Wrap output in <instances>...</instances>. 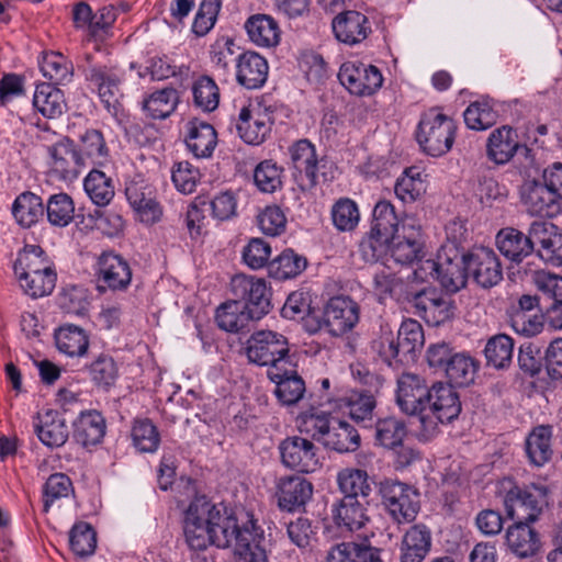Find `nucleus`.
<instances>
[{
    "label": "nucleus",
    "mask_w": 562,
    "mask_h": 562,
    "mask_svg": "<svg viewBox=\"0 0 562 562\" xmlns=\"http://www.w3.org/2000/svg\"><path fill=\"white\" fill-rule=\"evenodd\" d=\"M533 283L538 291L552 300L546 307L549 324L555 329H562V277L538 271L533 276Z\"/></svg>",
    "instance_id": "393cba45"
},
{
    "label": "nucleus",
    "mask_w": 562,
    "mask_h": 562,
    "mask_svg": "<svg viewBox=\"0 0 562 562\" xmlns=\"http://www.w3.org/2000/svg\"><path fill=\"white\" fill-rule=\"evenodd\" d=\"M55 342L58 350L67 356H82L89 347L85 330L76 325L66 324L55 331Z\"/></svg>",
    "instance_id": "37998d69"
},
{
    "label": "nucleus",
    "mask_w": 562,
    "mask_h": 562,
    "mask_svg": "<svg viewBox=\"0 0 562 562\" xmlns=\"http://www.w3.org/2000/svg\"><path fill=\"white\" fill-rule=\"evenodd\" d=\"M267 60L255 52H245L236 60V80L246 89L261 88L267 81Z\"/></svg>",
    "instance_id": "a878e982"
},
{
    "label": "nucleus",
    "mask_w": 562,
    "mask_h": 562,
    "mask_svg": "<svg viewBox=\"0 0 562 562\" xmlns=\"http://www.w3.org/2000/svg\"><path fill=\"white\" fill-rule=\"evenodd\" d=\"M486 147L488 158L498 165L508 162L519 150L525 155L529 153L526 146L519 145L517 133L506 125L491 133Z\"/></svg>",
    "instance_id": "cd10ccee"
},
{
    "label": "nucleus",
    "mask_w": 562,
    "mask_h": 562,
    "mask_svg": "<svg viewBox=\"0 0 562 562\" xmlns=\"http://www.w3.org/2000/svg\"><path fill=\"white\" fill-rule=\"evenodd\" d=\"M322 438L324 447L339 453L353 452L360 446L358 431L349 423L337 418H334V425L327 436Z\"/></svg>",
    "instance_id": "4c0bfd02"
},
{
    "label": "nucleus",
    "mask_w": 562,
    "mask_h": 562,
    "mask_svg": "<svg viewBox=\"0 0 562 562\" xmlns=\"http://www.w3.org/2000/svg\"><path fill=\"white\" fill-rule=\"evenodd\" d=\"M215 319L220 328L231 333H239L255 321L236 299L222 304L216 311Z\"/></svg>",
    "instance_id": "79ce46f5"
},
{
    "label": "nucleus",
    "mask_w": 562,
    "mask_h": 562,
    "mask_svg": "<svg viewBox=\"0 0 562 562\" xmlns=\"http://www.w3.org/2000/svg\"><path fill=\"white\" fill-rule=\"evenodd\" d=\"M40 66L43 76L53 85H61L71 76V70L60 53L45 54Z\"/></svg>",
    "instance_id": "774afa93"
},
{
    "label": "nucleus",
    "mask_w": 562,
    "mask_h": 562,
    "mask_svg": "<svg viewBox=\"0 0 562 562\" xmlns=\"http://www.w3.org/2000/svg\"><path fill=\"white\" fill-rule=\"evenodd\" d=\"M359 322V305L349 296H334L324 307V326L333 336H341Z\"/></svg>",
    "instance_id": "dca6fc26"
},
{
    "label": "nucleus",
    "mask_w": 562,
    "mask_h": 562,
    "mask_svg": "<svg viewBox=\"0 0 562 562\" xmlns=\"http://www.w3.org/2000/svg\"><path fill=\"white\" fill-rule=\"evenodd\" d=\"M406 436L405 424L394 417L380 418L375 423V441L387 449L402 445Z\"/></svg>",
    "instance_id": "4d7b16f0"
},
{
    "label": "nucleus",
    "mask_w": 562,
    "mask_h": 562,
    "mask_svg": "<svg viewBox=\"0 0 562 562\" xmlns=\"http://www.w3.org/2000/svg\"><path fill=\"white\" fill-rule=\"evenodd\" d=\"M424 269L435 273L440 285L449 293H457L467 285V252L456 240L448 239L439 249L436 260L425 261Z\"/></svg>",
    "instance_id": "f03ea898"
},
{
    "label": "nucleus",
    "mask_w": 562,
    "mask_h": 562,
    "mask_svg": "<svg viewBox=\"0 0 562 562\" xmlns=\"http://www.w3.org/2000/svg\"><path fill=\"white\" fill-rule=\"evenodd\" d=\"M245 27L250 41L257 46L273 47L280 41L278 23L269 15H252L247 20Z\"/></svg>",
    "instance_id": "58836bf2"
},
{
    "label": "nucleus",
    "mask_w": 562,
    "mask_h": 562,
    "mask_svg": "<svg viewBox=\"0 0 562 562\" xmlns=\"http://www.w3.org/2000/svg\"><path fill=\"white\" fill-rule=\"evenodd\" d=\"M293 168L301 177L302 190H311L317 183L318 159L314 145L308 139H300L290 147Z\"/></svg>",
    "instance_id": "5701e85b"
},
{
    "label": "nucleus",
    "mask_w": 562,
    "mask_h": 562,
    "mask_svg": "<svg viewBox=\"0 0 562 562\" xmlns=\"http://www.w3.org/2000/svg\"><path fill=\"white\" fill-rule=\"evenodd\" d=\"M35 431L40 440L50 448L61 447L69 435L65 419L56 411H47L41 423L35 425Z\"/></svg>",
    "instance_id": "ea45409f"
},
{
    "label": "nucleus",
    "mask_w": 562,
    "mask_h": 562,
    "mask_svg": "<svg viewBox=\"0 0 562 562\" xmlns=\"http://www.w3.org/2000/svg\"><path fill=\"white\" fill-rule=\"evenodd\" d=\"M79 157L83 167L102 166L108 157V148L103 135L98 130H89L80 137Z\"/></svg>",
    "instance_id": "a18cd8bd"
},
{
    "label": "nucleus",
    "mask_w": 562,
    "mask_h": 562,
    "mask_svg": "<svg viewBox=\"0 0 562 562\" xmlns=\"http://www.w3.org/2000/svg\"><path fill=\"white\" fill-rule=\"evenodd\" d=\"M551 428L549 426L536 427L526 439V453L531 464L541 467L552 457Z\"/></svg>",
    "instance_id": "c03bdc74"
},
{
    "label": "nucleus",
    "mask_w": 562,
    "mask_h": 562,
    "mask_svg": "<svg viewBox=\"0 0 562 562\" xmlns=\"http://www.w3.org/2000/svg\"><path fill=\"white\" fill-rule=\"evenodd\" d=\"M348 415L358 424L372 422L376 406L375 397L368 391H352L345 400Z\"/></svg>",
    "instance_id": "8fccbe9b"
},
{
    "label": "nucleus",
    "mask_w": 562,
    "mask_h": 562,
    "mask_svg": "<svg viewBox=\"0 0 562 562\" xmlns=\"http://www.w3.org/2000/svg\"><path fill=\"white\" fill-rule=\"evenodd\" d=\"M469 277L483 289H491L503 279V269L494 250L485 247L467 252Z\"/></svg>",
    "instance_id": "ddd939ff"
},
{
    "label": "nucleus",
    "mask_w": 562,
    "mask_h": 562,
    "mask_svg": "<svg viewBox=\"0 0 562 562\" xmlns=\"http://www.w3.org/2000/svg\"><path fill=\"white\" fill-rule=\"evenodd\" d=\"M335 37L347 45H356L363 42L372 32L369 19L355 10L344 11L337 14L331 22Z\"/></svg>",
    "instance_id": "6ab92c4d"
},
{
    "label": "nucleus",
    "mask_w": 562,
    "mask_h": 562,
    "mask_svg": "<svg viewBox=\"0 0 562 562\" xmlns=\"http://www.w3.org/2000/svg\"><path fill=\"white\" fill-rule=\"evenodd\" d=\"M53 170L65 180L76 178L83 167L82 158L71 139L64 137L48 148Z\"/></svg>",
    "instance_id": "bb28decb"
},
{
    "label": "nucleus",
    "mask_w": 562,
    "mask_h": 562,
    "mask_svg": "<svg viewBox=\"0 0 562 562\" xmlns=\"http://www.w3.org/2000/svg\"><path fill=\"white\" fill-rule=\"evenodd\" d=\"M306 266V258L286 249L271 262L270 269L277 278L290 279L300 274Z\"/></svg>",
    "instance_id": "e2e57ef3"
},
{
    "label": "nucleus",
    "mask_w": 562,
    "mask_h": 562,
    "mask_svg": "<svg viewBox=\"0 0 562 562\" xmlns=\"http://www.w3.org/2000/svg\"><path fill=\"white\" fill-rule=\"evenodd\" d=\"M408 301L416 308V313L432 326L443 324L454 314L452 302L443 297L436 289H424L413 293Z\"/></svg>",
    "instance_id": "2eb2a0df"
},
{
    "label": "nucleus",
    "mask_w": 562,
    "mask_h": 562,
    "mask_svg": "<svg viewBox=\"0 0 562 562\" xmlns=\"http://www.w3.org/2000/svg\"><path fill=\"white\" fill-rule=\"evenodd\" d=\"M338 79L350 93L359 97L373 94L383 83L380 70L373 65L362 63L342 64Z\"/></svg>",
    "instance_id": "1a4fd4ad"
},
{
    "label": "nucleus",
    "mask_w": 562,
    "mask_h": 562,
    "mask_svg": "<svg viewBox=\"0 0 562 562\" xmlns=\"http://www.w3.org/2000/svg\"><path fill=\"white\" fill-rule=\"evenodd\" d=\"M456 125L452 119L430 109L418 124L416 138L420 148L432 157L448 153L454 142Z\"/></svg>",
    "instance_id": "7ed1b4c3"
},
{
    "label": "nucleus",
    "mask_w": 562,
    "mask_h": 562,
    "mask_svg": "<svg viewBox=\"0 0 562 562\" xmlns=\"http://www.w3.org/2000/svg\"><path fill=\"white\" fill-rule=\"evenodd\" d=\"M279 451L282 464L297 472L311 473L319 465L318 449L306 438L286 437L280 442Z\"/></svg>",
    "instance_id": "9d476101"
},
{
    "label": "nucleus",
    "mask_w": 562,
    "mask_h": 562,
    "mask_svg": "<svg viewBox=\"0 0 562 562\" xmlns=\"http://www.w3.org/2000/svg\"><path fill=\"white\" fill-rule=\"evenodd\" d=\"M313 485L301 476H289L279 484L278 503L288 512L300 510L312 498Z\"/></svg>",
    "instance_id": "c756f323"
},
{
    "label": "nucleus",
    "mask_w": 562,
    "mask_h": 562,
    "mask_svg": "<svg viewBox=\"0 0 562 562\" xmlns=\"http://www.w3.org/2000/svg\"><path fill=\"white\" fill-rule=\"evenodd\" d=\"M179 94L175 88L155 91L143 103V109L155 120L167 119L177 108Z\"/></svg>",
    "instance_id": "3c124183"
},
{
    "label": "nucleus",
    "mask_w": 562,
    "mask_h": 562,
    "mask_svg": "<svg viewBox=\"0 0 562 562\" xmlns=\"http://www.w3.org/2000/svg\"><path fill=\"white\" fill-rule=\"evenodd\" d=\"M521 202L531 215L552 216L558 211V199L544 181L527 180L520 189Z\"/></svg>",
    "instance_id": "aec40b11"
},
{
    "label": "nucleus",
    "mask_w": 562,
    "mask_h": 562,
    "mask_svg": "<svg viewBox=\"0 0 562 562\" xmlns=\"http://www.w3.org/2000/svg\"><path fill=\"white\" fill-rule=\"evenodd\" d=\"M290 361L284 367L268 370V378L276 383L274 394L283 405L296 404L304 395L305 383Z\"/></svg>",
    "instance_id": "412c9836"
},
{
    "label": "nucleus",
    "mask_w": 562,
    "mask_h": 562,
    "mask_svg": "<svg viewBox=\"0 0 562 562\" xmlns=\"http://www.w3.org/2000/svg\"><path fill=\"white\" fill-rule=\"evenodd\" d=\"M105 435V420L97 411L81 413L74 423L72 437L75 441L85 448L95 446L101 442Z\"/></svg>",
    "instance_id": "72a5a7b5"
},
{
    "label": "nucleus",
    "mask_w": 562,
    "mask_h": 562,
    "mask_svg": "<svg viewBox=\"0 0 562 562\" xmlns=\"http://www.w3.org/2000/svg\"><path fill=\"white\" fill-rule=\"evenodd\" d=\"M369 504L370 501L344 496L333 510L336 524L350 531L361 529L369 521Z\"/></svg>",
    "instance_id": "473e14b6"
},
{
    "label": "nucleus",
    "mask_w": 562,
    "mask_h": 562,
    "mask_svg": "<svg viewBox=\"0 0 562 562\" xmlns=\"http://www.w3.org/2000/svg\"><path fill=\"white\" fill-rule=\"evenodd\" d=\"M87 79L93 83L101 101L110 111L115 109L120 95V80L116 76L109 72L105 67L90 66L87 69Z\"/></svg>",
    "instance_id": "e433bc0d"
},
{
    "label": "nucleus",
    "mask_w": 562,
    "mask_h": 562,
    "mask_svg": "<svg viewBox=\"0 0 562 562\" xmlns=\"http://www.w3.org/2000/svg\"><path fill=\"white\" fill-rule=\"evenodd\" d=\"M532 521H516L506 530V544L519 559L533 557L541 547L538 532L529 526Z\"/></svg>",
    "instance_id": "c85d7f7f"
},
{
    "label": "nucleus",
    "mask_w": 562,
    "mask_h": 562,
    "mask_svg": "<svg viewBox=\"0 0 562 562\" xmlns=\"http://www.w3.org/2000/svg\"><path fill=\"white\" fill-rule=\"evenodd\" d=\"M397 347L406 361L413 359L415 352L424 346V330L422 325L414 319L404 321L396 335Z\"/></svg>",
    "instance_id": "6e6d98bb"
},
{
    "label": "nucleus",
    "mask_w": 562,
    "mask_h": 562,
    "mask_svg": "<svg viewBox=\"0 0 562 562\" xmlns=\"http://www.w3.org/2000/svg\"><path fill=\"white\" fill-rule=\"evenodd\" d=\"M98 291L103 293L108 289L124 291L131 283L132 270L128 262L113 251L102 252L97 261Z\"/></svg>",
    "instance_id": "9b49d317"
},
{
    "label": "nucleus",
    "mask_w": 562,
    "mask_h": 562,
    "mask_svg": "<svg viewBox=\"0 0 562 562\" xmlns=\"http://www.w3.org/2000/svg\"><path fill=\"white\" fill-rule=\"evenodd\" d=\"M426 191V184L419 172L414 173L413 168L406 169L396 180L394 192L404 203L417 201Z\"/></svg>",
    "instance_id": "052dcab7"
},
{
    "label": "nucleus",
    "mask_w": 562,
    "mask_h": 562,
    "mask_svg": "<svg viewBox=\"0 0 562 562\" xmlns=\"http://www.w3.org/2000/svg\"><path fill=\"white\" fill-rule=\"evenodd\" d=\"M383 505L392 518L398 524L412 522L419 512L418 493L411 486L396 482L380 483Z\"/></svg>",
    "instance_id": "423d86ee"
},
{
    "label": "nucleus",
    "mask_w": 562,
    "mask_h": 562,
    "mask_svg": "<svg viewBox=\"0 0 562 562\" xmlns=\"http://www.w3.org/2000/svg\"><path fill=\"white\" fill-rule=\"evenodd\" d=\"M531 237L539 247L537 256L552 266H562V233L557 226L546 221H533Z\"/></svg>",
    "instance_id": "4be33fe9"
},
{
    "label": "nucleus",
    "mask_w": 562,
    "mask_h": 562,
    "mask_svg": "<svg viewBox=\"0 0 562 562\" xmlns=\"http://www.w3.org/2000/svg\"><path fill=\"white\" fill-rule=\"evenodd\" d=\"M194 104L205 112H212L218 106L220 92L216 83L210 77H201L192 88Z\"/></svg>",
    "instance_id": "338daca9"
},
{
    "label": "nucleus",
    "mask_w": 562,
    "mask_h": 562,
    "mask_svg": "<svg viewBox=\"0 0 562 562\" xmlns=\"http://www.w3.org/2000/svg\"><path fill=\"white\" fill-rule=\"evenodd\" d=\"M56 85L43 82L36 86L33 104L44 116L55 119L63 114L66 106L61 90Z\"/></svg>",
    "instance_id": "a19ab883"
},
{
    "label": "nucleus",
    "mask_w": 562,
    "mask_h": 562,
    "mask_svg": "<svg viewBox=\"0 0 562 562\" xmlns=\"http://www.w3.org/2000/svg\"><path fill=\"white\" fill-rule=\"evenodd\" d=\"M371 229L373 235L384 237V240H392V237L401 232L400 221L395 214L394 206L389 201H380L375 204L372 214Z\"/></svg>",
    "instance_id": "09e8293b"
},
{
    "label": "nucleus",
    "mask_w": 562,
    "mask_h": 562,
    "mask_svg": "<svg viewBox=\"0 0 562 562\" xmlns=\"http://www.w3.org/2000/svg\"><path fill=\"white\" fill-rule=\"evenodd\" d=\"M381 549L363 542H340L326 554V562H383Z\"/></svg>",
    "instance_id": "2f4dec72"
},
{
    "label": "nucleus",
    "mask_w": 562,
    "mask_h": 562,
    "mask_svg": "<svg viewBox=\"0 0 562 562\" xmlns=\"http://www.w3.org/2000/svg\"><path fill=\"white\" fill-rule=\"evenodd\" d=\"M443 370L449 384L467 386L474 381L477 363L465 353H454Z\"/></svg>",
    "instance_id": "603ef678"
},
{
    "label": "nucleus",
    "mask_w": 562,
    "mask_h": 562,
    "mask_svg": "<svg viewBox=\"0 0 562 562\" xmlns=\"http://www.w3.org/2000/svg\"><path fill=\"white\" fill-rule=\"evenodd\" d=\"M12 213L23 227H31L44 215L42 199L32 192L21 193L14 201Z\"/></svg>",
    "instance_id": "49530a36"
},
{
    "label": "nucleus",
    "mask_w": 562,
    "mask_h": 562,
    "mask_svg": "<svg viewBox=\"0 0 562 562\" xmlns=\"http://www.w3.org/2000/svg\"><path fill=\"white\" fill-rule=\"evenodd\" d=\"M331 218L338 231L351 232L360 220L358 205L348 198H341L331 207Z\"/></svg>",
    "instance_id": "680f3d73"
},
{
    "label": "nucleus",
    "mask_w": 562,
    "mask_h": 562,
    "mask_svg": "<svg viewBox=\"0 0 562 562\" xmlns=\"http://www.w3.org/2000/svg\"><path fill=\"white\" fill-rule=\"evenodd\" d=\"M186 143L196 158L210 157L217 143L216 131L209 123L192 120L189 122V135Z\"/></svg>",
    "instance_id": "f704fd0d"
},
{
    "label": "nucleus",
    "mask_w": 562,
    "mask_h": 562,
    "mask_svg": "<svg viewBox=\"0 0 562 562\" xmlns=\"http://www.w3.org/2000/svg\"><path fill=\"white\" fill-rule=\"evenodd\" d=\"M70 548L79 557L92 554L97 547L95 531L87 522L76 524L69 533Z\"/></svg>",
    "instance_id": "0e129e2a"
},
{
    "label": "nucleus",
    "mask_w": 562,
    "mask_h": 562,
    "mask_svg": "<svg viewBox=\"0 0 562 562\" xmlns=\"http://www.w3.org/2000/svg\"><path fill=\"white\" fill-rule=\"evenodd\" d=\"M207 516L211 544L222 549L234 544L237 562H268L266 550L259 544L262 536L252 520L241 528L236 517L222 515L213 504Z\"/></svg>",
    "instance_id": "f257e3e1"
},
{
    "label": "nucleus",
    "mask_w": 562,
    "mask_h": 562,
    "mask_svg": "<svg viewBox=\"0 0 562 562\" xmlns=\"http://www.w3.org/2000/svg\"><path fill=\"white\" fill-rule=\"evenodd\" d=\"M513 351V338L505 334H498L487 340L484 355L488 366H493L495 369H505L512 363Z\"/></svg>",
    "instance_id": "864d4df0"
},
{
    "label": "nucleus",
    "mask_w": 562,
    "mask_h": 562,
    "mask_svg": "<svg viewBox=\"0 0 562 562\" xmlns=\"http://www.w3.org/2000/svg\"><path fill=\"white\" fill-rule=\"evenodd\" d=\"M46 214L49 223L55 226L68 225L75 214V206L71 198L66 193L52 195L46 205Z\"/></svg>",
    "instance_id": "bf43d9fd"
},
{
    "label": "nucleus",
    "mask_w": 562,
    "mask_h": 562,
    "mask_svg": "<svg viewBox=\"0 0 562 562\" xmlns=\"http://www.w3.org/2000/svg\"><path fill=\"white\" fill-rule=\"evenodd\" d=\"M430 387L418 374L403 373L397 380L396 402L401 411L407 415H423L429 405Z\"/></svg>",
    "instance_id": "4468645a"
},
{
    "label": "nucleus",
    "mask_w": 562,
    "mask_h": 562,
    "mask_svg": "<svg viewBox=\"0 0 562 562\" xmlns=\"http://www.w3.org/2000/svg\"><path fill=\"white\" fill-rule=\"evenodd\" d=\"M430 548V530L425 525H414L402 539L400 562H423Z\"/></svg>",
    "instance_id": "7c9ffc66"
},
{
    "label": "nucleus",
    "mask_w": 562,
    "mask_h": 562,
    "mask_svg": "<svg viewBox=\"0 0 562 562\" xmlns=\"http://www.w3.org/2000/svg\"><path fill=\"white\" fill-rule=\"evenodd\" d=\"M424 240L420 225L405 218L401 232L389 239V255L400 265H411L423 257Z\"/></svg>",
    "instance_id": "6e6552de"
},
{
    "label": "nucleus",
    "mask_w": 562,
    "mask_h": 562,
    "mask_svg": "<svg viewBox=\"0 0 562 562\" xmlns=\"http://www.w3.org/2000/svg\"><path fill=\"white\" fill-rule=\"evenodd\" d=\"M13 270L18 279H26L29 274L55 271L38 245H26L19 254Z\"/></svg>",
    "instance_id": "c9c22d12"
},
{
    "label": "nucleus",
    "mask_w": 562,
    "mask_h": 562,
    "mask_svg": "<svg viewBox=\"0 0 562 562\" xmlns=\"http://www.w3.org/2000/svg\"><path fill=\"white\" fill-rule=\"evenodd\" d=\"M465 125L474 131H485L497 123L498 114L486 101L472 102L463 113Z\"/></svg>",
    "instance_id": "13d9d810"
},
{
    "label": "nucleus",
    "mask_w": 562,
    "mask_h": 562,
    "mask_svg": "<svg viewBox=\"0 0 562 562\" xmlns=\"http://www.w3.org/2000/svg\"><path fill=\"white\" fill-rule=\"evenodd\" d=\"M338 485L344 496L369 501L372 492L371 483L366 471L346 469L338 474Z\"/></svg>",
    "instance_id": "de8ad7c7"
},
{
    "label": "nucleus",
    "mask_w": 562,
    "mask_h": 562,
    "mask_svg": "<svg viewBox=\"0 0 562 562\" xmlns=\"http://www.w3.org/2000/svg\"><path fill=\"white\" fill-rule=\"evenodd\" d=\"M83 187L92 202L99 206L108 205L114 196L112 179L98 169L89 172Z\"/></svg>",
    "instance_id": "5fc2aeb1"
},
{
    "label": "nucleus",
    "mask_w": 562,
    "mask_h": 562,
    "mask_svg": "<svg viewBox=\"0 0 562 562\" xmlns=\"http://www.w3.org/2000/svg\"><path fill=\"white\" fill-rule=\"evenodd\" d=\"M232 292L245 310L259 321L270 312V290L263 279H256L244 274L235 276L231 281Z\"/></svg>",
    "instance_id": "0eeeda50"
},
{
    "label": "nucleus",
    "mask_w": 562,
    "mask_h": 562,
    "mask_svg": "<svg viewBox=\"0 0 562 562\" xmlns=\"http://www.w3.org/2000/svg\"><path fill=\"white\" fill-rule=\"evenodd\" d=\"M246 355L251 363L269 366L270 369L289 364V342L279 333L272 330H259L247 340Z\"/></svg>",
    "instance_id": "20e7f679"
},
{
    "label": "nucleus",
    "mask_w": 562,
    "mask_h": 562,
    "mask_svg": "<svg viewBox=\"0 0 562 562\" xmlns=\"http://www.w3.org/2000/svg\"><path fill=\"white\" fill-rule=\"evenodd\" d=\"M125 194L143 223L154 224L160 220L162 210L153 187L144 182H131L125 189Z\"/></svg>",
    "instance_id": "b1692460"
},
{
    "label": "nucleus",
    "mask_w": 562,
    "mask_h": 562,
    "mask_svg": "<svg viewBox=\"0 0 562 562\" xmlns=\"http://www.w3.org/2000/svg\"><path fill=\"white\" fill-rule=\"evenodd\" d=\"M533 222L529 225L527 234L517 228L505 227L496 235L497 248L503 256L515 263H520L536 250V240L531 237Z\"/></svg>",
    "instance_id": "a211bd4d"
},
{
    "label": "nucleus",
    "mask_w": 562,
    "mask_h": 562,
    "mask_svg": "<svg viewBox=\"0 0 562 562\" xmlns=\"http://www.w3.org/2000/svg\"><path fill=\"white\" fill-rule=\"evenodd\" d=\"M429 405L422 419L435 416L440 423H451L461 413V402L458 392L451 384L437 382L430 386Z\"/></svg>",
    "instance_id": "f3484780"
},
{
    "label": "nucleus",
    "mask_w": 562,
    "mask_h": 562,
    "mask_svg": "<svg viewBox=\"0 0 562 562\" xmlns=\"http://www.w3.org/2000/svg\"><path fill=\"white\" fill-rule=\"evenodd\" d=\"M212 503L205 496L196 497L189 506L184 520V537L193 550H205L211 544L210 524L207 515Z\"/></svg>",
    "instance_id": "f8f14e48"
},
{
    "label": "nucleus",
    "mask_w": 562,
    "mask_h": 562,
    "mask_svg": "<svg viewBox=\"0 0 562 562\" xmlns=\"http://www.w3.org/2000/svg\"><path fill=\"white\" fill-rule=\"evenodd\" d=\"M547 494L543 485L514 486L504 499L507 515L516 521H536L547 505Z\"/></svg>",
    "instance_id": "39448f33"
},
{
    "label": "nucleus",
    "mask_w": 562,
    "mask_h": 562,
    "mask_svg": "<svg viewBox=\"0 0 562 562\" xmlns=\"http://www.w3.org/2000/svg\"><path fill=\"white\" fill-rule=\"evenodd\" d=\"M132 438L134 446L140 452H154L160 442L159 432L149 419L135 420L132 428Z\"/></svg>",
    "instance_id": "69168bd1"
}]
</instances>
